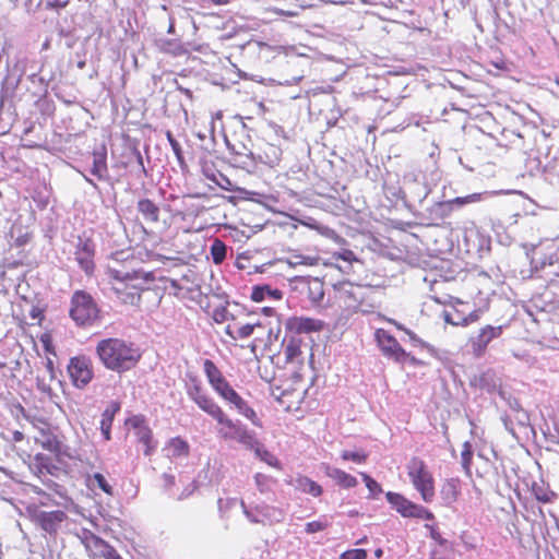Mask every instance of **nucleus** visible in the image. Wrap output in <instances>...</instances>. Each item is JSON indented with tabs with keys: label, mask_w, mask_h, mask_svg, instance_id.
<instances>
[{
	"label": "nucleus",
	"mask_w": 559,
	"mask_h": 559,
	"mask_svg": "<svg viewBox=\"0 0 559 559\" xmlns=\"http://www.w3.org/2000/svg\"><path fill=\"white\" fill-rule=\"evenodd\" d=\"M96 354L105 368L118 373L132 369L141 357L132 343L118 337L100 340L96 345Z\"/></svg>",
	"instance_id": "1"
},
{
	"label": "nucleus",
	"mask_w": 559,
	"mask_h": 559,
	"mask_svg": "<svg viewBox=\"0 0 559 559\" xmlns=\"http://www.w3.org/2000/svg\"><path fill=\"white\" fill-rule=\"evenodd\" d=\"M109 276L115 281L112 289L117 297L127 305H138L141 299V290L148 282L147 273L140 270H128L126 266L108 270Z\"/></svg>",
	"instance_id": "2"
},
{
	"label": "nucleus",
	"mask_w": 559,
	"mask_h": 559,
	"mask_svg": "<svg viewBox=\"0 0 559 559\" xmlns=\"http://www.w3.org/2000/svg\"><path fill=\"white\" fill-rule=\"evenodd\" d=\"M217 421L216 429L221 439L226 442L235 441L245 447H252L255 444V432L249 430L246 425L240 420H233L229 418L223 408L213 417Z\"/></svg>",
	"instance_id": "3"
},
{
	"label": "nucleus",
	"mask_w": 559,
	"mask_h": 559,
	"mask_svg": "<svg viewBox=\"0 0 559 559\" xmlns=\"http://www.w3.org/2000/svg\"><path fill=\"white\" fill-rule=\"evenodd\" d=\"M407 476L415 488L420 495L424 502L430 503L436 496L435 478L427 464L419 457H412L407 465Z\"/></svg>",
	"instance_id": "4"
},
{
	"label": "nucleus",
	"mask_w": 559,
	"mask_h": 559,
	"mask_svg": "<svg viewBox=\"0 0 559 559\" xmlns=\"http://www.w3.org/2000/svg\"><path fill=\"white\" fill-rule=\"evenodd\" d=\"M98 308L93 297L76 290L71 298L70 316L79 325H90L98 318Z\"/></svg>",
	"instance_id": "5"
},
{
	"label": "nucleus",
	"mask_w": 559,
	"mask_h": 559,
	"mask_svg": "<svg viewBox=\"0 0 559 559\" xmlns=\"http://www.w3.org/2000/svg\"><path fill=\"white\" fill-rule=\"evenodd\" d=\"M532 265L536 270H544L548 266L551 270L547 274L559 277V246L552 241L540 245L539 249L534 250Z\"/></svg>",
	"instance_id": "6"
},
{
	"label": "nucleus",
	"mask_w": 559,
	"mask_h": 559,
	"mask_svg": "<svg viewBox=\"0 0 559 559\" xmlns=\"http://www.w3.org/2000/svg\"><path fill=\"white\" fill-rule=\"evenodd\" d=\"M68 372L73 385L78 389H84L94 377L92 361L86 356L72 357L68 365Z\"/></svg>",
	"instance_id": "7"
},
{
	"label": "nucleus",
	"mask_w": 559,
	"mask_h": 559,
	"mask_svg": "<svg viewBox=\"0 0 559 559\" xmlns=\"http://www.w3.org/2000/svg\"><path fill=\"white\" fill-rule=\"evenodd\" d=\"M402 187L404 193H407L413 200L423 202L430 190L425 183V176L420 170L412 169L403 176Z\"/></svg>",
	"instance_id": "8"
},
{
	"label": "nucleus",
	"mask_w": 559,
	"mask_h": 559,
	"mask_svg": "<svg viewBox=\"0 0 559 559\" xmlns=\"http://www.w3.org/2000/svg\"><path fill=\"white\" fill-rule=\"evenodd\" d=\"M187 395L200 409L212 418L222 409V407L206 393L198 380H192L191 383L187 385Z\"/></svg>",
	"instance_id": "9"
},
{
	"label": "nucleus",
	"mask_w": 559,
	"mask_h": 559,
	"mask_svg": "<svg viewBox=\"0 0 559 559\" xmlns=\"http://www.w3.org/2000/svg\"><path fill=\"white\" fill-rule=\"evenodd\" d=\"M503 332L502 325H485L483 326L478 333L474 336H471L468 340V346L471 348L472 354L479 358L484 356L488 344L498 338Z\"/></svg>",
	"instance_id": "10"
},
{
	"label": "nucleus",
	"mask_w": 559,
	"mask_h": 559,
	"mask_svg": "<svg viewBox=\"0 0 559 559\" xmlns=\"http://www.w3.org/2000/svg\"><path fill=\"white\" fill-rule=\"evenodd\" d=\"M374 337L384 356L397 362L405 361L407 354L399 344L395 337H393L383 329L376 330Z\"/></svg>",
	"instance_id": "11"
},
{
	"label": "nucleus",
	"mask_w": 559,
	"mask_h": 559,
	"mask_svg": "<svg viewBox=\"0 0 559 559\" xmlns=\"http://www.w3.org/2000/svg\"><path fill=\"white\" fill-rule=\"evenodd\" d=\"M465 306L464 302L460 301L455 306L444 309L441 313L444 322L454 326H466L476 322L479 319V311L472 310L466 312L464 309Z\"/></svg>",
	"instance_id": "12"
},
{
	"label": "nucleus",
	"mask_w": 559,
	"mask_h": 559,
	"mask_svg": "<svg viewBox=\"0 0 559 559\" xmlns=\"http://www.w3.org/2000/svg\"><path fill=\"white\" fill-rule=\"evenodd\" d=\"M219 396L233 406L240 415L250 420L254 426L261 427V420L254 409L230 385Z\"/></svg>",
	"instance_id": "13"
},
{
	"label": "nucleus",
	"mask_w": 559,
	"mask_h": 559,
	"mask_svg": "<svg viewBox=\"0 0 559 559\" xmlns=\"http://www.w3.org/2000/svg\"><path fill=\"white\" fill-rule=\"evenodd\" d=\"M94 251L95 246L91 239H79L75 251V260L78 261L81 269L84 270L87 274L94 270Z\"/></svg>",
	"instance_id": "14"
},
{
	"label": "nucleus",
	"mask_w": 559,
	"mask_h": 559,
	"mask_svg": "<svg viewBox=\"0 0 559 559\" xmlns=\"http://www.w3.org/2000/svg\"><path fill=\"white\" fill-rule=\"evenodd\" d=\"M323 326L324 323L321 320L308 317H294L287 322V328L298 334L319 332Z\"/></svg>",
	"instance_id": "15"
},
{
	"label": "nucleus",
	"mask_w": 559,
	"mask_h": 559,
	"mask_svg": "<svg viewBox=\"0 0 559 559\" xmlns=\"http://www.w3.org/2000/svg\"><path fill=\"white\" fill-rule=\"evenodd\" d=\"M204 373L211 384L212 389L219 395L224 392L228 386H230L229 382L223 376L221 370L216 367V365L206 359L204 361Z\"/></svg>",
	"instance_id": "16"
},
{
	"label": "nucleus",
	"mask_w": 559,
	"mask_h": 559,
	"mask_svg": "<svg viewBox=\"0 0 559 559\" xmlns=\"http://www.w3.org/2000/svg\"><path fill=\"white\" fill-rule=\"evenodd\" d=\"M66 519L67 514L61 510L43 511L37 515L40 527L49 534L56 533Z\"/></svg>",
	"instance_id": "17"
},
{
	"label": "nucleus",
	"mask_w": 559,
	"mask_h": 559,
	"mask_svg": "<svg viewBox=\"0 0 559 559\" xmlns=\"http://www.w3.org/2000/svg\"><path fill=\"white\" fill-rule=\"evenodd\" d=\"M389 503L404 518H412L418 504L408 500L401 493L388 491L385 493Z\"/></svg>",
	"instance_id": "18"
},
{
	"label": "nucleus",
	"mask_w": 559,
	"mask_h": 559,
	"mask_svg": "<svg viewBox=\"0 0 559 559\" xmlns=\"http://www.w3.org/2000/svg\"><path fill=\"white\" fill-rule=\"evenodd\" d=\"M131 423L135 429L136 439L145 447L144 454L150 455L156 448V443L152 439L151 429L145 426L143 420L139 417H134Z\"/></svg>",
	"instance_id": "19"
},
{
	"label": "nucleus",
	"mask_w": 559,
	"mask_h": 559,
	"mask_svg": "<svg viewBox=\"0 0 559 559\" xmlns=\"http://www.w3.org/2000/svg\"><path fill=\"white\" fill-rule=\"evenodd\" d=\"M91 173L99 180L108 179L107 151L105 146L93 152V166Z\"/></svg>",
	"instance_id": "20"
},
{
	"label": "nucleus",
	"mask_w": 559,
	"mask_h": 559,
	"mask_svg": "<svg viewBox=\"0 0 559 559\" xmlns=\"http://www.w3.org/2000/svg\"><path fill=\"white\" fill-rule=\"evenodd\" d=\"M324 473L343 488H353L358 484L356 477L337 467L324 465Z\"/></svg>",
	"instance_id": "21"
},
{
	"label": "nucleus",
	"mask_w": 559,
	"mask_h": 559,
	"mask_svg": "<svg viewBox=\"0 0 559 559\" xmlns=\"http://www.w3.org/2000/svg\"><path fill=\"white\" fill-rule=\"evenodd\" d=\"M255 511L261 515V524L263 525L280 523L285 519L284 511L273 506L259 504L255 507Z\"/></svg>",
	"instance_id": "22"
},
{
	"label": "nucleus",
	"mask_w": 559,
	"mask_h": 559,
	"mask_svg": "<svg viewBox=\"0 0 559 559\" xmlns=\"http://www.w3.org/2000/svg\"><path fill=\"white\" fill-rule=\"evenodd\" d=\"M461 492V481L459 478H450L441 487L440 495L445 506H451L457 500Z\"/></svg>",
	"instance_id": "23"
},
{
	"label": "nucleus",
	"mask_w": 559,
	"mask_h": 559,
	"mask_svg": "<svg viewBox=\"0 0 559 559\" xmlns=\"http://www.w3.org/2000/svg\"><path fill=\"white\" fill-rule=\"evenodd\" d=\"M87 552L92 559H114L118 554L112 546L102 538Z\"/></svg>",
	"instance_id": "24"
},
{
	"label": "nucleus",
	"mask_w": 559,
	"mask_h": 559,
	"mask_svg": "<svg viewBox=\"0 0 559 559\" xmlns=\"http://www.w3.org/2000/svg\"><path fill=\"white\" fill-rule=\"evenodd\" d=\"M118 411H119V405L116 403H112L102 414L100 431H102V435H103L105 441L110 440V431H111L114 417Z\"/></svg>",
	"instance_id": "25"
},
{
	"label": "nucleus",
	"mask_w": 559,
	"mask_h": 559,
	"mask_svg": "<svg viewBox=\"0 0 559 559\" xmlns=\"http://www.w3.org/2000/svg\"><path fill=\"white\" fill-rule=\"evenodd\" d=\"M138 211L147 222L157 223L159 221V207L148 199H142L138 202Z\"/></svg>",
	"instance_id": "26"
},
{
	"label": "nucleus",
	"mask_w": 559,
	"mask_h": 559,
	"mask_svg": "<svg viewBox=\"0 0 559 559\" xmlns=\"http://www.w3.org/2000/svg\"><path fill=\"white\" fill-rule=\"evenodd\" d=\"M532 492L536 500L543 503L554 502L557 498V493L550 490L549 486L544 481L536 483L534 481L532 485Z\"/></svg>",
	"instance_id": "27"
},
{
	"label": "nucleus",
	"mask_w": 559,
	"mask_h": 559,
	"mask_svg": "<svg viewBox=\"0 0 559 559\" xmlns=\"http://www.w3.org/2000/svg\"><path fill=\"white\" fill-rule=\"evenodd\" d=\"M296 489L309 493L313 497H319L322 493V487L306 476H299L295 479Z\"/></svg>",
	"instance_id": "28"
},
{
	"label": "nucleus",
	"mask_w": 559,
	"mask_h": 559,
	"mask_svg": "<svg viewBox=\"0 0 559 559\" xmlns=\"http://www.w3.org/2000/svg\"><path fill=\"white\" fill-rule=\"evenodd\" d=\"M267 297L278 300L283 297V293L280 289H272L270 286H254L251 293V299L253 301L260 302L266 299Z\"/></svg>",
	"instance_id": "29"
},
{
	"label": "nucleus",
	"mask_w": 559,
	"mask_h": 559,
	"mask_svg": "<svg viewBox=\"0 0 559 559\" xmlns=\"http://www.w3.org/2000/svg\"><path fill=\"white\" fill-rule=\"evenodd\" d=\"M247 450H252L255 453V456L261 461L265 462L267 465L272 467H280L278 460L264 448V445L258 440L255 437V444L252 447H248Z\"/></svg>",
	"instance_id": "30"
},
{
	"label": "nucleus",
	"mask_w": 559,
	"mask_h": 559,
	"mask_svg": "<svg viewBox=\"0 0 559 559\" xmlns=\"http://www.w3.org/2000/svg\"><path fill=\"white\" fill-rule=\"evenodd\" d=\"M167 455L170 457H180L186 456L189 452V445L188 443L180 439V438H174L168 443L167 448Z\"/></svg>",
	"instance_id": "31"
},
{
	"label": "nucleus",
	"mask_w": 559,
	"mask_h": 559,
	"mask_svg": "<svg viewBox=\"0 0 559 559\" xmlns=\"http://www.w3.org/2000/svg\"><path fill=\"white\" fill-rule=\"evenodd\" d=\"M319 257L304 255V254H292L287 259V264L292 267H296L299 265H308L313 266L320 263Z\"/></svg>",
	"instance_id": "32"
},
{
	"label": "nucleus",
	"mask_w": 559,
	"mask_h": 559,
	"mask_svg": "<svg viewBox=\"0 0 559 559\" xmlns=\"http://www.w3.org/2000/svg\"><path fill=\"white\" fill-rule=\"evenodd\" d=\"M485 193H472L465 197H457L452 200H449V206H452L454 210L463 207L467 204L480 202L484 199Z\"/></svg>",
	"instance_id": "33"
},
{
	"label": "nucleus",
	"mask_w": 559,
	"mask_h": 559,
	"mask_svg": "<svg viewBox=\"0 0 559 559\" xmlns=\"http://www.w3.org/2000/svg\"><path fill=\"white\" fill-rule=\"evenodd\" d=\"M227 248L221 239H214L211 245V255L215 264H221L226 258Z\"/></svg>",
	"instance_id": "34"
},
{
	"label": "nucleus",
	"mask_w": 559,
	"mask_h": 559,
	"mask_svg": "<svg viewBox=\"0 0 559 559\" xmlns=\"http://www.w3.org/2000/svg\"><path fill=\"white\" fill-rule=\"evenodd\" d=\"M255 326H260L257 324H245L236 330V332L231 331L230 326L226 329V333L234 340L238 338H247L253 334Z\"/></svg>",
	"instance_id": "35"
},
{
	"label": "nucleus",
	"mask_w": 559,
	"mask_h": 559,
	"mask_svg": "<svg viewBox=\"0 0 559 559\" xmlns=\"http://www.w3.org/2000/svg\"><path fill=\"white\" fill-rule=\"evenodd\" d=\"M301 354L300 345L297 341L290 340L284 347L286 362H294Z\"/></svg>",
	"instance_id": "36"
},
{
	"label": "nucleus",
	"mask_w": 559,
	"mask_h": 559,
	"mask_svg": "<svg viewBox=\"0 0 559 559\" xmlns=\"http://www.w3.org/2000/svg\"><path fill=\"white\" fill-rule=\"evenodd\" d=\"M78 537L84 545L86 551H88L100 539V537L96 536L92 531L86 528H82L78 533Z\"/></svg>",
	"instance_id": "37"
},
{
	"label": "nucleus",
	"mask_w": 559,
	"mask_h": 559,
	"mask_svg": "<svg viewBox=\"0 0 559 559\" xmlns=\"http://www.w3.org/2000/svg\"><path fill=\"white\" fill-rule=\"evenodd\" d=\"M445 205H449V200L435 203L430 210L431 214L441 219L449 217L454 209L452 206L448 207Z\"/></svg>",
	"instance_id": "38"
},
{
	"label": "nucleus",
	"mask_w": 559,
	"mask_h": 559,
	"mask_svg": "<svg viewBox=\"0 0 559 559\" xmlns=\"http://www.w3.org/2000/svg\"><path fill=\"white\" fill-rule=\"evenodd\" d=\"M197 488L198 485L194 480L187 483L186 485H183V488L179 493H177L176 491L171 492V499L176 501H183L191 497L197 490Z\"/></svg>",
	"instance_id": "39"
},
{
	"label": "nucleus",
	"mask_w": 559,
	"mask_h": 559,
	"mask_svg": "<svg viewBox=\"0 0 559 559\" xmlns=\"http://www.w3.org/2000/svg\"><path fill=\"white\" fill-rule=\"evenodd\" d=\"M309 296L314 302H320L324 297L323 284L319 280H313L309 285Z\"/></svg>",
	"instance_id": "40"
},
{
	"label": "nucleus",
	"mask_w": 559,
	"mask_h": 559,
	"mask_svg": "<svg viewBox=\"0 0 559 559\" xmlns=\"http://www.w3.org/2000/svg\"><path fill=\"white\" fill-rule=\"evenodd\" d=\"M344 461H352L357 464H362L367 461L368 454L364 451H348L344 450L341 453Z\"/></svg>",
	"instance_id": "41"
},
{
	"label": "nucleus",
	"mask_w": 559,
	"mask_h": 559,
	"mask_svg": "<svg viewBox=\"0 0 559 559\" xmlns=\"http://www.w3.org/2000/svg\"><path fill=\"white\" fill-rule=\"evenodd\" d=\"M206 178L209 180H211L212 182H214L219 188H222L223 190H226V191H231L233 190L231 189V186H233L231 181L229 180L228 177H226L222 173L212 174L211 176L206 175Z\"/></svg>",
	"instance_id": "42"
},
{
	"label": "nucleus",
	"mask_w": 559,
	"mask_h": 559,
	"mask_svg": "<svg viewBox=\"0 0 559 559\" xmlns=\"http://www.w3.org/2000/svg\"><path fill=\"white\" fill-rule=\"evenodd\" d=\"M90 481L93 486H97L107 495H110V496L112 495V487L108 484V481L106 480V478L103 474L95 473L91 477Z\"/></svg>",
	"instance_id": "43"
},
{
	"label": "nucleus",
	"mask_w": 559,
	"mask_h": 559,
	"mask_svg": "<svg viewBox=\"0 0 559 559\" xmlns=\"http://www.w3.org/2000/svg\"><path fill=\"white\" fill-rule=\"evenodd\" d=\"M360 476L362 477V480L365 481L366 487L369 490L370 497L374 498L382 492L380 484L376 481L373 478H371L368 474L360 473Z\"/></svg>",
	"instance_id": "44"
},
{
	"label": "nucleus",
	"mask_w": 559,
	"mask_h": 559,
	"mask_svg": "<svg viewBox=\"0 0 559 559\" xmlns=\"http://www.w3.org/2000/svg\"><path fill=\"white\" fill-rule=\"evenodd\" d=\"M472 456H473L472 445L468 441H466L463 444V450L461 453V461H462V466L467 474H469V472H471Z\"/></svg>",
	"instance_id": "45"
},
{
	"label": "nucleus",
	"mask_w": 559,
	"mask_h": 559,
	"mask_svg": "<svg viewBox=\"0 0 559 559\" xmlns=\"http://www.w3.org/2000/svg\"><path fill=\"white\" fill-rule=\"evenodd\" d=\"M227 146L229 148V151L235 154L236 156H239V157H245L247 159H250L251 162H254V156H253V153L250 148H248L245 144H240V145H236V144H233L230 145L229 143H227Z\"/></svg>",
	"instance_id": "46"
},
{
	"label": "nucleus",
	"mask_w": 559,
	"mask_h": 559,
	"mask_svg": "<svg viewBox=\"0 0 559 559\" xmlns=\"http://www.w3.org/2000/svg\"><path fill=\"white\" fill-rule=\"evenodd\" d=\"M330 525L326 519H320L306 524L305 531L307 534H313L325 530Z\"/></svg>",
	"instance_id": "47"
},
{
	"label": "nucleus",
	"mask_w": 559,
	"mask_h": 559,
	"mask_svg": "<svg viewBox=\"0 0 559 559\" xmlns=\"http://www.w3.org/2000/svg\"><path fill=\"white\" fill-rule=\"evenodd\" d=\"M254 480H255V485L260 492L265 493L271 490V483H272L271 477H269L264 474L258 473L254 476Z\"/></svg>",
	"instance_id": "48"
},
{
	"label": "nucleus",
	"mask_w": 559,
	"mask_h": 559,
	"mask_svg": "<svg viewBox=\"0 0 559 559\" xmlns=\"http://www.w3.org/2000/svg\"><path fill=\"white\" fill-rule=\"evenodd\" d=\"M240 507L245 516L253 524H261V515L257 513L255 507L253 509H249L243 500H240Z\"/></svg>",
	"instance_id": "49"
},
{
	"label": "nucleus",
	"mask_w": 559,
	"mask_h": 559,
	"mask_svg": "<svg viewBox=\"0 0 559 559\" xmlns=\"http://www.w3.org/2000/svg\"><path fill=\"white\" fill-rule=\"evenodd\" d=\"M163 488L171 498V492H175L174 487L176 486V477L173 474L164 473L162 475Z\"/></svg>",
	"instance_id": "50"
},
{
	"label": "nucleus",
	"mask_w": 559,
	"mask_h": 559,
	"mask_svg": "<svg viewBox=\"0 0 559 559\" xmlns=\"http://www.w3.org/2000/svg\"><path fill=\"white\" fill-rule=\"evenodd\" d=\"M167 139H168L171 150H173L174 154L176 155L179 164L182 165L183 164V155H182V150H181L179 142L171 135L170 132H167Z\"/></svg>",
	"instance_id": "51"
},
{
	"label": "nucleus",
	"mask_w": 559,
	"mask_h": 559,
	"mask_svg": "<svg viewBox=\"0 0 559 559\" xmlns=\"http://www.w3.org/2000/svg\"><path fill=\"white\" fill-rule=\"evenodd\" d=\"M367 558V551L365 549H349L344 551L340 559H366Z\"/></svg>",
	"instance_id": "52"
},
{
	"label": "nucleus",
	"mask_w": 559,
	"mask_h": 559,
	"mask_svg": "<svg viewBox=\"0 0 559 559\" xmlns=\"http://www.w3.org/2000/svg\"><path fill=\"white\" fill-rule=\"evenodd\" d=\"M396 326L403 331H405V333L409 336V340L413 342L414 345H419L421 347H425L426 349H428L429 352H435V348L425 343L424 341H421L419 337L416 336L415 333H413L412 331L407 330V329H404L402 328L400 324H396Z\"/></svg>",
	"instance_id": "53"
},
{
	"label": "nucleus",
	"mask_w": 559,
	"mask_h": 559,
	"mask_svg": "<svg viewBox=\"0 0 559 559\" xmlns=\"http://www.w3.org/2000/svg\"><path fill=\"white\" fill-rule=\"evenodd\" d=\"M412 518L424 519L428 521H432L435 519L432 512L419 504L417 506L415 514Z\"/></svg>",
	"instance_id": "54"
},
{
	"label": "nucleus",
	"mask_w": 559,
	"mask_h": 559,
	"mask_svg": "<svg viewBox=\"0 0 559 559\" xmlns=\"http://www.w3.org/2000/svg\"><path fill=\"white\" fill-rule=\"evenodd\" d=\"M37 389L47 395L52 393L50 381L48 382L45 377H37Z\"/></svg>",
	"instance_id": "55"
},
{
	"label": "nucleus",
	"mask_w": 559,
	"mask_h": 559,
	"mask_svg": "<svg viewBox=\"0 0 559 559\" xmlns=\"http://www.w3.org/2000/svg\"><path fill=\"white\" fill-rule=\"evenodd\" d=\"M335 257L349 263L356 260L354 252L350 250H344L340 253H336Z\"/></svg>",
	"instance_id": "56"
},
{
	"label": "nucleus",
	"mask_w": 559,
	"mask_h": 559,
	"mask_svg": "<svg viewBox=\"0 0 559 559\" xmlns=\"http://www.w3.org/2000/svg\"><path fill=\"white\" fill-rule=\"evenodd\" d=\"M516 419L521 426H526L528 424V415L524 411L516 412Z\"/></svg>",
	"instance_id": "57"
},
{
	"label": "nucleus",
	"mask_w": 559,
	"mask_h": 559,
	"mask_svg": "<svg viewBox=\"0 0 559 559\" xmlns=\"http://www.w3.org/2000/svg\"><path fill=\"white\" fill-rule=\"evenodd\" d=\"M70 0H53L48 5L55 9H63L69 4Z\"/></svg>",
	"instance_id": "58"
},
{
	"label": "nucleus",
	"mask_w": 559,
	"mask_h": 559,
	"mask_svg": "<svg viewBox=\"0 0 559 559\" xmlns=\"http://www.w3.org/2000/svg\"><path fill=\"white\" fill-rule=\"evenodd\" d=\"M46 368H47L48 378L50 381H52L55 379V369H53V362L50 359L47 360Z\"/></svg>",
	"instance_id": "59"
},
{
	"label": "nucleus",
	"mask_w": 559,
	"mask_h": 559,
	"mask_svg": "<svg viewBox=\"0 0 559 559\" xmlns=\"http://www.w3.org/2000/svg\"><path fill=\"white\" fill-rule=\"evenodd\" d=\"M237 503V500L236 499H227L226 502H225V507H231L233 504Z\"/></svg>",
	"instance_id": "60"
},
{
	"label": "nucleus",
	"mask_w": 559,
	"mask_h": 559,
	"mask_svg": "<svg viewBox=\"0 0 559 559\" xmlns=\"http://www.w3.org/2000/svg\"><path fill=\"white\" fill-rule=\"evenodd\" d=\"M22 438H23V435H22L21 432L16 431V432L14 433V440H15V441H21V440H22Z\"/></svg>",
	"instance_id": "61"
},
{
	"label": "nucleus",
	"mask_w": 559,
	"mask_h": 559,
	"mask_svg": "<svg viewBox=\"0 0 559 559\" xmlns=\"http://www.w3.org/2000/svg\"><path fill=\"white\" fill-rule=\"evenodd\" d=\"M382 555H383V550H382L381 548L376 549V551H374V556H376L377 558H381V557H382Z\"/></svg>",
	"instance_id": "62"
},
{
	"label": "nucleus",
	"mask_w": 559,
	"mask_h": 559,
	"mask_svg": "<svg viewBox=\"0 0 559 559\" xmlns=\"http://www.w3.org/2000/svg\"><path fill=\"white\" fill-rule=\"evenodd\" d=\"M203 173H204V175H205V176H206V175L211 176L212 174H215L214 171H212V170H210V169H207V168H204V169H203Z\"/></svg>",
	"instance_id": "63"
},
{
	"label": "nucleus",
	"mask_w": 559,
	"mask_h": 559,
	"mask_svg": "<svg viewBox=\"0 0 559 559\" xmlns=\"http://www.w3.org/2000/svg\"><path fill=\"white\" fill-rule=\"evenodd\" d=\"M218 507H219V510L223 511V509H224V501H223V499L218 500Z\"/></svg>",
	"instance_id": "64"
}]
</instances>
